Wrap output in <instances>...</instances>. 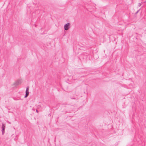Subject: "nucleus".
Masks as SVG:
<instances>
[{
	"instance_id": "nucleus-1",
	"label": "nucleus",
	"mask_w": 146,
	"mask_h": 146,
	"mask_svg": "<svg viewBox=\"0 0 146 146\" xmlns=\"http://www.w3.org/2000/svg\"><path fill=\"white\" fill-rule=\"evenodd\" d=\"M70 25L69 23H68L66 24L64 26V29L65 30L67 31L68 30L69 28V26Z\"/></svg>"
},
{
	"instance_id": "nucleus-2",
	"label": "nucleus",
	"mask_w": 146,
	"mask_h": 146,
	"mask_svg": "<svg viewBox=\"0 0 146 146\" xmlns=\"http://www.w3.org/2000/svg\"><path fill=\"white\" fill-rule=\"evenodd\" d=\"M29 87H27V88H26V92H25L26 94H25V95L24 96L25 98H27L28 96V95H29Z\"/></svg>"
},
{
	"instance_id": "nucleus-3",
	"label": "nucleus",
	"mask_w": 146,
	"mask_h": 146,
	"mask_svg": "<svg viewBox=\"0 0 146 146\" xmlns=\"http://www.w3.org/2000/svg\"><path fill=\"white\" fill-rule=\"evenodd\" d=\"M5 125L4 124H2V127H1L2 128V135H3L5 133Z\"/></svg>"
},
{
	"instance_id": "nucleus-4",
	"label": "nucleus",
	"mask_w": 146,
	"mask_h": 146,
	"mask_svg": "<svg viewBox=\"0 0 146 146\" xmlns=\"http://www.w3.org/2000/svg\"><path fill=\"white\" fill-rule=\"evenodd\" d=\"M21 83V81L20 80H18L14 84V85L15 86H17L19 84Z\"/></svg>"
},
{
	"instance_id": "nucleus-5",
	"label": "nucleus",
	"mask_w": 146,
	"mask_h": 146,
	"mask_svg": "<svg viewBox=\"0 0 146 146\" xmlns=\"http://www.w3.org/2000/svg\"><path fill=\"white\" fill-rule=\"evenodd\" d=\"M141 3H139V4H138V6H139V7H140L141 6Z\"/></svg>"
},
{
	"instance_id": "nucleus-6",
	"label": "nucleus",
	"mask_w": 146,
	"mask_h": 146,
	"mask_svg": "<svg viewBox=\"0 0 146 146\" xmlns=\"http://www.w3.org/2000/svg\"><path fill=\"white\" fill-rule=\"evenodd\" d=\"M139 10H140V9L138 10L137 11V12L136 13H137L139 12Z\"/></svg>"
},
{
	"instance_id": "nucleus-7",
	"label": "nucleus",
	"mask_w": 146,
	"mask_h": 146,
	"mask_svg": "<svg viewBox=\"0 0 146 146\" xmlns=\"http://www.w3.org/2000/svg\"><path fill=\"white\" fill-rule=\"evenodd\" d=\"M36 111L37 113L38 112V111L37 110H36Z\"/></svg>"
}]
</instances>
